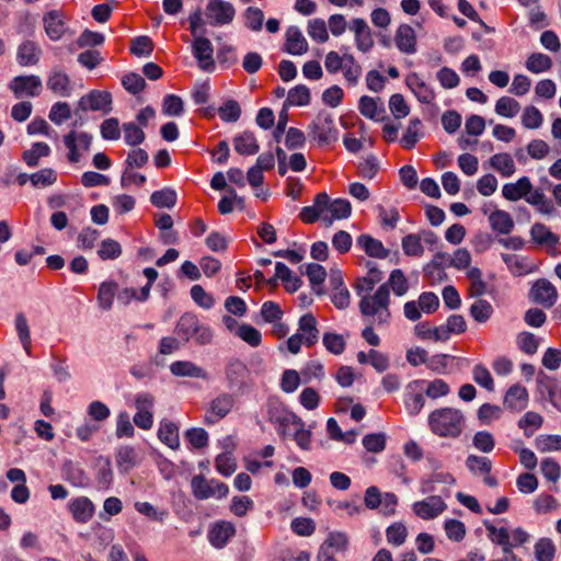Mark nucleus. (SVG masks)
<instances>
[{"label":"nucleus","mask_w":561,"mask_h":561,"mask_svg":"<svg viewBox=\"0 0 561 561\" xmlns=\"http://www.w3.org/2000/svg\"><path fill=\"white\" fill-rule=\"evenodd\" d=\"M428 426L437 436L457 438L463 431L465 416L458 409H436L428 415Z\"/></svg>","instance_id":"nucleus-1"},{"label":"nucleus","mask_w":561,"mask_h":561,"mask_svg":"<svg viewBox=\"0 0 561 561\" xmlns=\"http://www.w3.org/2000/svg\"><path fill=\"white\" fill-rule=\"evenodd\" d=\"M174 331L184 343L194 340L198 345L209 344L214 336L211 329L202 323L197 316L191 312L181 316Z\"/></svg>","instance_id":"nucleus-2"},{"label":"nucleus","mask_w":561,"mask_h":561,"mask_svg":"<svg viewBox=\"0 0 561 561\" xmlns=\"http://www.w3.org/2000/svg\"><path fill=\"white\" fill-rule=\"evenodd\" d=\"M390 291L388 284L379 286L377 291L370 296H363L359 301V310L363 316H377L378 323L387 322L390 317L388 309Z\"/></svg>","instance_id":"nucleus-3"},{"label":"nucleus","mask_w":561,"mask_h":561,"mask_svg":"<svg viewBox=\"0 0 561 561\" xmlns=\"http://www.w3.org/2000/svg\"><path fill=\"white\" fill-rule=\"evenodd\" d=\"M225 375L227 388L232 393L243 394L249 389L250 370L241 359H230L226 365Z\"/></svg>","instance_id":"nucleus-4"},{"label":"nucleus","mask_w":561,"mask_h":561,"mask_svg":"<svg viewBox=\"0 0 561 561\" xmlns=\"http://www.w3.org/2000/svg\"><path fill=\"white\" fill-rule=\"evenodd\" d=\"M234 393L224 392L214 398L205 413L204 423L213 425L226 417L234 405Z\"/></svg>","instance_id":"nucleus-5"},{"label":"nucleus","mask_w":561,"mask_h":561,"mask_svg":"<svg viewBox=\"0 0 561 561\" xmlns=\"http://www.w3.org/2000/svg\"><path fill=\"white\" fill-rule=\"evenodd\" d=\"M313 136L320 144H330L336 140L337 129L330 113L321 111L310 125Z\"/></svg>","instance_id":"nucleus-6"},{"label":"nucleus","mask_w":561,"mask_h":561,"mask_svg":"<svg viewBox=\"0 0 561 561\" xmlns=\"http://www.w3.org/2000/svg\"><path fill=\"white\" fill-rule=\"evenodd\" d=\"M426 385V380L424 379H416L413 381H410L404 391V407L410 415H417L424 404H425V398H424V386Z\"/></svg>","instance_id":"nucleus-7"},{"label":"nucleus","mask_w":561,"mask_h":561,"mask_svg":"<svg viewBox=\"0 0 561 561\" xmlns=\"http://www.w3.org/2000/svg\"><path fill=\"white\" fill-rule=\"evenodd\" d=\"M112 95L107 91L92 90L90 93L80 98L78 102L79 110L101 111L107 114L112 111Z\"/></svg>","instance_id":"nucleus-8"},{"label":"nucleus","mask_w":561,"mask_h":561,"mask_svg":"<svg viewBox=\"0 0 561 561\" xmlns=\"http://www.w3.org/2000/svg\"><path fill=\"white\" fill-rule=\"evenodd\" d=\"M207 18L211 25H224L232 22L236 11L230 2L224 0H209L206 7Z\"/></svg>","instance_id":"nucleus-9"},{"label":"nucleus","mask_w":561,"mask_h":561,"mask_svg":"<svg viewBox=\"0 0 561 561\" xmlns=\"http://www.w3.org/2000/svg\"><path fill=\"white\" fill-rule=\"evenodd\" d=\"M9 88L16 98L23 94L34 98L41 94L43 84L37 76H18L10 81Z\"/></svg>","instance_id":"nucleus-10"},{"label":"nucleus","mask_w":561,"mask_h":561,"mask_svg":"<svg viewBox=\"0 0 561 561\" xmlns=\"http://www.w3.org/2000/svg\"><path fill=\"white\" fill-rule=\"evenodd\" d=\"M268 420L275 426L277 434L285 437L288 434V427L301 426L302 420L294 412L286 409L274 408L268 411Z\"/></svg>","instance_id":"nucleus-11"},{"label":"nucleus","mask_w":561,"mask_h":561,"mask_svg":"<svg viewBox=\"0 0 561 561\" xmlns=\"http://www.w3.org/2000/svg\"><path fill=\"white\" fill-rule=\"evenodd\" d=\"M447 508L446 503L438 495H431L425 500L415 502L412 510L422 519H433Z\"/></svg>","instance_id":"nucleus-12"},{"label":"nucleus","mask_w":561,"mask_h":561,"mask_svg":"<svg viewBox=\"0 0 561 561\" xmlns=\"http://www.w3.org/2000/svg\"><path fill=\"white\" fill-rule=\"evenodd\" d=\"M354 32L356 48L362 53H368L374 47L373 32L364 19L355 18L348 24Z\"/></svg>","instance_id":"nucleus-13"},{"label":"nucleus","mask_w":561,"mask_h":561,"mask_svg":"<svg viewBox=\"0 0 561 561\" xmlns=\"http://www.w3.org/2000/svg\"><path fill=\"white\" fill-rule=\"evenodd\" d=\"M530 298L546 308L552 307L558 298L556 287L547 279H538L530 289Z\"/></svg>","instance_id":"nucleus-14"},{"label":"nucleus","mask_w":561,"mask_h":561,"mask_svg":"<svg viewBox=\"0 0 561 561\" xmlns=\"http://www.w3.org/2000/svg\"><path fill=\"white\" fill-rule=\"evenodd\" d=\"M192 48L193 55L197 59L199 68L205 71L214 70V48L210 41L204 36L195 37Z\"/></svg>","instance_id":"nucleus-15"},{"label":"nucleus","mask_w":561,"mask_h":561,"mask_svg":"<svg viewBox=\"0 0 561 561\" xmlns=\"http://www.w3.org/2000/svg\"><path fill=\"white\" fill-rule=\"evenodd\" d=\"M405 84L419 102L423 104H432L434 102L436 98L435 91L416 72H411L407 76Z\"/></svg>","instance_id":"nucleus-16"},{"label":"nucleus","mask_w":561,"mask_h":561,"mask_svg":"<svg viewBox=\"0 0 561 561\" xmlns=\"http://www.w3.org/2000/svg\"><path fill=\"white\" fill-rule=\"evenodd\" d=\"M72 518L79 524L88 523L94 515L95 506L87 496H78L68 503Z\"/></svg>","instance_id":"nucleus-17"},{"label":"nucleus","mask_w":561,"mask_h":561,"mask_svg":"<svg viewBox=\"0 0 561 561\" xmlns=\"http://www.w3.org/2000/svg\"><path fill=\"white\" fill-rule=\"evenodd\" d=\"M527 403L528 392L524 386L516 383L507 389L503 402L507 410L519 412L526 409Z\"/></svg>","instance_id":"nucleus-18"},{"label":"nucleus","mask_w":561,"mask_h":561,"mask_svg":"<svg viewBox=\"0 0 561 561\" xmlns=\"http://www.w3.org/2000/svg\"><path fill=\"white\" fill-rule=\"evenodd\" d=\"M77 141H79L82 147L88 150L92 142V136L88 133L77 134L76 131H70L64 137V144L69 150L68 160L71 163H77L80 160V153L78 151Z\"/></svg>","instance_id":"nucleus-19"},{"label":"nucleus","mask_w":561,"mask_h":561,"mask_svg":"<svg viewBox=\"0 0 561 561\" xmlns=\"http://www.w3.org/2000/svg\"><path fill=\"white\" fill-rule=\"evenodd\" d=\"M236 535V527L230 522H218L209 530L208 538L215 548H224Z\"/></svg>","instance_id":"nucleus-20"},{"label":"nucleus","mask_w":561,"mask_h":561,"mask_svg":"<svg viewBox=\"0 0 561 561\" xmlns=\"http://www.w3.org/2000/svg\"><path fill=\"white\" fill-rule=\"evenodd\" d=\"M396 46L403 54H414L416 51V35L409 24L399 25L396 32Z\"/></svg>","instance_id":"nucleus-21"},{"label":"nucleus","mask_w":561,"mask_h":561,"mask_svg":"<svg viewBox=\"0 0 561 561\" xmlns=\"http://www.w3.org/2000/svg\"><path fill=\"white\" fill-rule=\"evenodd\" d=\"M62 478L71 485L85 488L89 484V478L79 463L72 460H66L61 467Z\"/></svg>","instance_id":"nucleus-22"},{"label":"nucleus","mask_w":561,"mask_h":561,"mask_svg":"<svg viewBox=\"0 0 561 561\" xmlns=\"http://www.w3.org/2000/svg\"><path fill=\"white\" fill-rule=\"evenodd\" d=\"M367 267V275L358 278L355 284L356 294L362 297L365 296L364 294L370 293L375 285L382 279V273L375 263L368 262Z\"/></svg>","instance_id":"nucleus-23"},{"label":"nucleus","mask_w":561,"mask_h":561,"mask_svg":"<svg viewBox=\"0 0 561 561\" xmlns=\"http://www.w3.org/2000/svg\"><path fill=\"white\" fill-rule=\"evenodd\" d=\"M170 371L176 377L208 379L207 371L190 360H176L170 365Z\"/></svg>","instance_id":"nucleus-24"},{"label":"nucleus","mask_w":561,"mask_h":561,"mask_svg":"<svg viewBox=\"0 0 561 561\" xmlns=\"http://www.w3.org/2000/svg\"><path fill=\"white\" fill-rule=\"evenodd\" d=\"M531 240L541 247L554 248L559 243V236L552 232L546 225L536 222L530 228Z\"/></svg>","instance_id":"nucleus-25"},{"label":"nucleus","mask_w":561,"mask_h":561,"mask_svg":"<svg viewBox=\"0 0 561 561\" xmlns=\"http://www.w3.org/2000/svg\"><path fill=\"white\" fill-rule=\"evenodd\" d=\"M308 50V43L297 26H289L286 31L285 51L291 55H302Z\"/></svg>","instance_id":"nucleus-26"},{"label":"nucleus","mask_w":561,"mask_h":561,"mask_svg":"<svg viewBox=\"0 0 561 561\" xmlns=\"http://www.w3.org/2000/svg\"><path fill=\"white\" fill-rule=\"evenodd\" d=\"M533 191V184L527 176L520 178L516 183H507L502 188V194L507 201H518L526 197Z\"/></svg>","instance_id":"nucleus-27"},{"label":"nucleus","mask_w":561,"mask_h":561,"mask_svg":"<svg viewBox=\"0 0 561 561\" xmlns=\"http://www.w3.org/2000/svg\"><path fill=\"white\" fill-rule=\"evenodd\" d=\"M95 480L99 489L107 490L113 483L112 462L108 457L100 456L95 459Z\"/></svg>","instance_id":"nucleus-28"},{"label":"nucleus","mask_w":561,"mask_h":561,"mask_svg":"<svg viewBox=\"0 0 561 561\" xmlns=\"http://www.w3.org/2000/svg\"><path fill=\"white\" fill-rule=\"evenodd\" d=\"M41 54L42 49L35 42L25 41L18 48L16 59L21 66H34L38 62Z\"/></svg>","instance_id":"nucleus-29"},{"label":"nucleus","mask_w":561,"mask_h":561,"mask_svg":"<svg viewBox=\"0 0 561 561\" xmlns=\"http://www.w3.org/2000/svg\"><path fill=\"white\" fill-rule=\"evenodd\" d=\"M47 88L55 94L69 96L71 93L69 76L59 69H54L47 79Z\"/></svg>","instance_id":"nucleus-30"},{"label":"nucleus","mask_w":561,"mask_h":561,"mask_svg":"<svg viewBox=\"0 0 561 561\" xmlns=\"http://www.w3.org/2000/svg\"><path fill=\"white\" fill-rule=\"evenodd\" d=\"M234 150L242 156H253L259 152L260 146L252 131H243L233 138Z\"/></svg>","instance_id":"nucleus-31"},{"label":"nucleus","mask_w":561,"mask_h":561,"mask_svg":"<svg viewBox=\"0 0 561 561\" xmlns=\"http://www.w3.org/2000/svg\"><path fill=\"white\" fill-rule=\"evenodd\" d=\"M356 243L368 256L386 259L389 254V251L385 249L383 244L369 234H360L357 237Z\"/></svg>","instance_id":"nucleus-32"},{"label":"nucleus","mask_w":561,"mask_h":561,"mask_svg":"<svg viewBox=\"0 0 561 561\" xmlns=\"http://www.w3.org/2000/svg\"><path fill=\"white\" fill-rule=\"evenodd\" d=\"M43 23L45 32L50 39L57 41L62 36L65 23L59 11L53 10L47 12L43 18Z\"/></svg>","instance_id":"nucleus-33"},{"label":"nucleus","mask_w":561,"mask_h":561,"mask_svg":"<svg viewBox=\"0 0 561 561\" xmlns=\"http://www.w3.org/2000/svg\"><path fill=\"white\" fill-rule=\"evenodd\" d=\"M299 331L305 336L306 346H312L318 342L317 319L312 313H306L299 319Z\"/></svg>","instance_id":"nucleus-34"},{"label":"nucleus","mask_w":561,"mask_h":561,"mask_svg":"<svg viewBox=\"0 0 561 561\" xmlns=\"http://www.w3.org/2000/svg\"><path fill=\"white\" fill-rule=\"evenodd\" d=\"M116 465L121 473L129 472L137 463V453L133 446H121L115 455Z\"/></svg>","instance_id":"nucleus-35"},{"label":"nucleus","mask_w":561,"mask_h":561,"mask_svg":"<svg viewBox=\"0 0 561 561\" xmlns=\"http://www.w3.org/2000/svg\"><path fill=\"white\" fill-rule=\"evenodd\" d=\"M483 525L488 531L489 539L502 547L503 552H508L510 547H513V543L510 541V533L505 527H495L491 522L484 520Z\"/></svg>","instance_id":"nucleus-36"},{"label":"nucleus","mask_w":561,"mask_h":561,"mask_svg":"<svg viewBox=\"0 0 561 561\" xmlns=\"http://www.w3.org/2000/svg\"><path fill=\"white\" fill-rule=\"evenodd\" d=\"M159 439L172 449L180 446L179 427L171 421H163L158 431Z\"/></svg>","instance_id":"nucleus-37"},{"label":"nucleus","mask_w":561,"mask_h":561,"mask_svg":"<svg viewBox=\"0 0 561 561\" xmlns=\"http://www.w3.org/2000/svg\"><path fill=\"white\" fill-rule=\"evenodd\" d=\"M489 221L494 231L502 234L510 233L514 228V221L508 213L496 209L489 216Z\"/></svg>","instance_id":"nucleus-38"},{"label":"nucleus","mask_w":561,"mask_h":561,"mask_svg":"<svg viewBox=\"0 0 561 561\" xmlns=\"http://www.w3.org/2000/svg\"><path fill=\"white\" fill-rule=\"evenodd\" d=\"M310 90L305 84H299L288 91L284 108L287 106H305L310 103Z\"/></svg>","instance_id":"nucleus-39"},{"label":"nucleus","mask_w":561,"mask_h":561,"mask_svg":"<svg viewBox=\"0 0 561 561\" xmlns=\"http://www.w3.org/2000/svg\"><path fill=\"white\" fill-rule=\"evenodd\" d=\"M118 284L113 280L103 282L98 291V304L103 310H110L113 306V300L116 295Z\"/></svg>","instance_id":"nucleus-40"},{"label":"nucleus","mask_w":561,"mask_h":561,"mask_svg":"<svg viewBox=\"0 0 561 561\" xmlns=\"http://www.w3.org/2000/svg\"><path fill=\"white\" fill-rule=\"evenodd\" d=\"M421 127L422 122L420 118L414 117L410 119L408 128L401 138V145L404 149L411 150L415 147L422 137Z\"/></svg>","instance_id":"nucleus-41"},{"label":"nucleus","mask_w":561,"mask_h":561,"mask_svg":"<svg viewBox=\"0 0 561 561\" xmlns=\"http://www.w3.org/2000/svg\"><path fill=\"white\" fill-rule=\"evenodd\" d=\"M50 154V148L46 142H35L32 148L25 150L22 154L23 161L28 167H37L39 159L44 157H48Z\"/></svg>","instance_id":"nucleus-42"},{"label":"nucleus","mask_w":561,"mask_h":561,"mask_svg":"<svg viewBox=\"0 0 561 561\" xmlns=\"http://www.w3.org/2000/svg\"><path fill=\"white\" fill-rule=\"evenodd\" d=\"M491 167L503 176H511L515 172V163L508 153H496L490 159Z\"/></svg>","instance_id":"nucleus-43"},{"label":"nucleus","mask_w":561,"mask_h":561,"mask_svg":"<svg viewBox=\"0 0 561 561\" xmlns=\"http://www.w3.org/2000/svg\"><path fill=\"white\" fill-rule=\"evenodd\" d=\"M306 274L312 286V289L318 294H322L321 285L325 280L327 271L325 268L317 263H310L306 267Z\"/></svg>","instance_id":"nucleus-44"},{"label":"nucleus","mask_w":561,"mask_h":561,"mask_svg":"<svg viewBox=\"0 0 561 561\" xmlns=\"http://www.w3.org/2000/svg\"><path fill=\"white\" fill-rule=\"evenodd\" d=\"M150 202L158 208H172L176 203V193L174 190L165 187L153 192Z\"/></svg>","instance_id":"nucleus-45"},{"label":"nucleus","mask_w":561,"mask_h":561,"mask_svg":"<svg viewBox=\"0 0 561 561\" xmlns=\"http://www.w3.org/2000/svg\"><path fill=\"white\" fill-rule=\"evenodd\" d=\"M493 311L492 305L485 299H478L470 307L471 317L479 323H485Z\"/></svg>","instance_id":"nucleus-46"},{"label":"nucleus","mask_w":561,"mask_h":561,"mask_svg":"<svg viewBox=\"0 0 561 561\" xmlns=\"http://www.w3.org/2000/svg\"><path fill=\"white\" fill-rule=\"evenodd\" d=\"M466 466L473 474H489L492 470L491 460L483 456L469 455Z\"/></svg>","instance_id":"nucleus-47"},{"label":"nucleus","mask_w":561,"mask_h":561,"mask_svg":"<svg viewBox=\"0 0 561 561\" xmlns=\"http://www.w3.org/2000/svg\"><path fill=\"white\" fill-rule=\"evenodd\" d=\"M191 486L193 491V495L197 500H206L213 497L211 492V480L208 481L204 476L198 474L192 478Z\"/></svg>","instance_id":"nucleus-48"},{"label":"nucleus","mask_w":561,"mask_h":561,"mask_svg":"<svg viewBox=\"0 0 561 561\" xmlns=\"http://www.w3.org/2000/svg\"><path fill=\"white\" fill-rule=\"evenodd\" d=\"M15 329L19 335V339L23 345V348L25 350L27 355H31V333H30V327L27 323V320L25 316L20 312L15 317Z\"/></svg>","instance_id":"nucleus-49"},{"label":"nucleus","mask_w":561,"mask_h":561,"mask_svg":"<svg viewBox=\"0 0 561 561\" xmlns=\"http://www.w3.org/2000/svg\"><path fill=\"white\" fill-rule=\"evenodd\" d=\"M57 181V172L50 168L42 169L30 174V182L34 187H47Z\"/></svg>","instance_id":"nucleus-50"},{"label":"nucleus","mask_w":561,"mask_h":561,"mask_svg":"<svg viewBox=\"0 0 561 561\" xmlns=\"http://www.w3.org/2000/svg\"><path fill=\"white\" fill-rule=\"evenodd\" d=\"M551 58L548 55L541 53L531 54L526 61L527 69L534 73L547 71L551 68Z\"/></svg>","instance_id":"nucleus-51"},{"label":"nucleus","mask_w":561,"mask_h":561,"mask_svg":"<svg viewBox=\"0 0 561 561\" xmlns=\"http://www.w3.org/2000/svg\"><path fill=\"white\" fill-rule=\"evenodd\" d=\"M122 247L119 242L113 239H104L98 250V255L102 261L115 260L122 255Z\"/></svg>","instance_id":"nucleus-52"},{"label":"nucleus","mask_w":561,"mask_h":561,"mask_svg":"<svg viewBox=\"0 0 561 561\" xmlns=\"http://www.w3.org/2000/svg\"><path fill=\"white\" fill-rule=\"evenodd\" d=\"M402 250L405 255L421 257L424 253V247L421 243V236L410 233L402 239Z\"/></svg>","instance_id":"nucleus-53"},{"label":"nucleus","mask_w":561,"mask_h":561,"mask_svg":"<svg viewBox=\"0 0 561 561\" xmlns=\"http://www.w3.org/2000/svg\"><path fill=\"white\" fill-rule=\"evenodd\" d=\"M379 99H374L367 95H364L359 99L358 110L360 114L367 118L375 119L380 113L385 112V108L381 106L378 107L377 102Z\"/></svg>","instance_id":"nucleus-54"},{"label":"nucleus","mask_w":561,"mask_h":561,"mask_svg":"<svg viewBox=\"0 0 561 561\" xmlns=\"http://www.w3.org/2000/svg\"><path fill=\"white\" fill-rule=\"evenodd\" d=\"M556 546L549 538H540L535 545V556L537 561H553Z\"/></svg>","instance_id":"nucleus-55"},{"label":"nucleus","mask_w":561,"mask_h":561,"mask_svg":"<svg viewBox=\"0 0 561 561\" xmlns=\"http://www.w3.org/2000/svg\"><path fill=\"white\" fill-rule=\"evenodd\" d=\"M124 140L129 146H138L145 141V133L141 127L135 123L123 124Z\"/></svg>","instance_id":"nucleus-56"},{"label":"nucleus","mask_w":561,"mask_h":561,"mask_svg":"<svg viewBox=\"0 0 561 561\" xmlns=\"http://www.w3.org/2000/svg\"><path fill=\"white\" fill-rule=\"evenodd\" d=\"M520 110L519 103L510 96H502L495 104L496 114L504 117H514Z\"/></svg>","instance_id":"nucleus-57"},{"label":"nucleus","mask_w":561,"mask_h":561,"mask_svg":"<svg viewBox=\"0 0 561 561\" xmlns=\"http://www.w3.org/2000/svg\"><path fill=\"white\" fill-rule=\"evenodd\" d=\"M162 112L168 116H181L184 112L182 99L175 94H167L163 98Z\"/></svg>","instance_id":"nucleus-58"},{"label":"nucleus","mask_w":561,"mask_h":561,"mask_svg":"<svg viewBox=\"0 0 561 561\" xmlns=\"http://www.w3.org/2000/svg\"><path fill=\"white\" fill-rule=\"evenodd\" d=\"M218 114L224 122L234 123L241 116V107L236 100H228L218 108Z\"/></svg>","instance_id":"nucleus-59"},{"label":"nucleus","mask_w":561,"mask_h":561,"mask_svg":"<svg viewBox=\"0 0 561 561\" xmlns=\"http://www.w3.org/2000/svg\"><path fill=\"white\" fill-rule=\"evenodd\" d=\"M152 50L153 42L149 36H137L130 43V53L135 56H150Z\"/></svg>","instance_id":"nucleus-60"},{"label":"nucleus","mask_w":561,"mask_h":561,"mask_svg":"<svg viewBox=\"0 0 561 561\" xmlns=\"http://www.w3.org/2000/svg\"><path fill=\"white\" fill-rule=\"evenodd\" d=\"M387 437L385 433L367 434L363 438V446L367 451L381 453L386 448Z\"/></svg>","instance_id":"nucleus-61"},{"label":"nucleus","mask_w":561,"mask_h":561,"mask_svg":"<svg viewBox=\"0 0 561 561\" xmlns=\"http://www.w3.org/2000/svg\"><path fill=\"white\" fill-rule=\"evenodd\" d=\"M122 84L131 94L142 92L147 85L145 79L136 72L126 73L122 79Z\"/></svg>","instance_id":"nucleus-62"},{"label":"nucleus","mask_w":561,"mask_h":561,"mask_svg":"<svg viewBox=\"0 0 561 561\" xmlns=\"http://www.w3.org/2000/svg\"><path fill=\"white\" fill-rule=\"evenodd\" d=\"M309 36L318 43H325L329 39L328 28L324 20L313 19L308 23Z\"/></svg>","instance_id":"nucleus-63"},{"label":"nucleus","mask_w":561,"mask_h":561,"mask_svg":"<svg viewBox=\"0 0 561 561\" xmlns=\"http://www.w3.org/2000/svg\"><path fill=\"white\" fill-rule=\"evenodd\" d=\"M237 334L242 341H244L252 347H256L261 344V332L250 324H241L238 329Z\"/></svg>","instance_id":"nucleus-64"}]
</instances>
